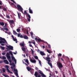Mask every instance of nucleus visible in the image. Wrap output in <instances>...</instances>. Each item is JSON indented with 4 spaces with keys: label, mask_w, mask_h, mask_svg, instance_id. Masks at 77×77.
Returning a JSON list of instances; mask_svg holds the SVG:
<instances>
[{
    "label": "nucleus",
    "mask_w": 77,
    "mask_h": 77,
    "mask_svg": "<svg viewBox=\"0 0 77 77\" xmlns=\"http://www.w3.org/2000/svg\"><path fill=\"white\" fill-rule=\"evenodd\" d=\"M3 9L4 11H7V9H6L5 8H3Z\"/></svg>",
    "instance_id": "44"
},
{
    "label": "nucleus",
    "mask_w": 77,
    "mask_h": 77,
    "mask_svg": "<svg viewBox=\"0 0 77 77\" xmlns=\"http://www.w3.org/2000/svg\"><path fill=\"white\" fill-rule=\"evenodd\" d=\"M1 45H2V46H4L5 45V44L3 43H1Z\"/></svg>",
    "instance_id": "52"
},
{
    "label": "nucleus",
    "mask_w": 77,
    "mask_h": 77,
    "mask_svg": "<svg viewBox=\"0 0 77 77\" xmlns=\"http://www.w3.org/2000/svg\"><path fill=\"white\" fill-rule=\"evenodd\" d=\"M39 73L40 74H41L42 75V77H46V76L44 74V73L42 72V71H41V70H39Z\"/></svg>",
    "instance_id": "7"
},
{
    "label": "nucleus",
    "mask_w": 77,
    "mask_h": 77,
    "mask_svg": "<svg viewBox=\"0 0 77 77\" xmlns=\"http://www.w3.org/2000/svg\"><path fill=\"white\" fill-rule=\"evenodd\" d=\"M26 69L28 71H31V68L29 67H27Z\"/></svg>",
    "instance_id": "18"
},
{
    "label": "nucleus",
    "mask_w": 77,
    "mask_h": 77,
    "mask_svg": "<svg viewBox=\"0 0 77 77\" xmlns=\"http://www.w3.org/2000/svg\"><path fill=\"white\" fill-rule=\"evenodd\" d=\"M11 59L12 60H14V61L15 62V63H16L17 62V60L16 59H15V58L13 56H11Z\"/></svg>",
    "instance_id": "12"
},
{
    "label": "nucleus",
    "mask_w": 77,
    "mask_h": 77,
    "mask_svg": "<svg viewBox=\"0 0 77 77\" xmlns=\"http://www.w3.org/2000/svg\"><path fill=\"white\" fill-rule=\"evenodd\" d=\"M3 27H4V28H2V29H4L6 31H8V28H7V26H4Z\"/></svg>",
    "instance_id": "19"
},
{
    "label": "nucleus",
    "mask_w": 77,
    "mask_h": 77,
    "mask_svg": "<svg viewBox=\"0 0 77 77\" xmlns=\"http://www.w3.org/2000/svg\"><path fill=\"white\" fill-rule=\"evenodd\" d=\"M11 2H12L14 3H15V4H16V2H14V0H10Z\"/></svg>",
    "instance_id": "41"
},
{
    "label": "nucleus",
    "mask_w": 77,
    "mask_h": 77,
    "mask_svg": "<svg viewBox=\"0 0 77 77\" xmlns=\"http://www.w3.org/2000/svg\"><path fill=\"white\" fill-rule=\"evenodd\" d=\"M27 15L29 18H31V17H30V16L29 15V14H27Z\"/></svg>",
    "instance_id": "37"
},
{
    "label": "nucleus",
    "mask_w": 77,
    "mask_h": 77,
    "mask_svg": "<svg viewBox=\"0 0 77 77\" xmlns=\"http://www.w3.org/2000/svg\"><path fill=\"white\" fill-rule=\"evenodd\" d=\"M40 54H41L42 56H45V54L43 52L40 51Z\"/></svg>",
    "instance_id": "20"
},
{
    "label": "nucleus",
    "mask_w": 77,
    "mask_h": 77,
    "mask_svg": "<svg viewBox=\"0 0 77 77\" xmlns=\"http://www.w3.org/2000/svg\"><path fill=\"white\" fill-rule=\"evenodd\" d=\"M3 62L5 64H9V62L7 60H4Z\"/></svg>",
    "instance_id": "15"
},
{
    "label": "nucleus",
    "mask_w": 77,
    "mask_h": 77,
    "mask_svg": "<svg viewBox=\"0 0 77 77\" xmlns=\"http://www.w3.org/2000/svg\"><path fill=\"white\" fill-rule=\"evenodd\" d=\"M5 26H7V23H5Z\"/></svg>",
    "instance_id": "61"
},
{
    "label": "nucleus",
    "mask_w": 77,
    "mask_h": 77,
    "mask_svg": "<svg viewBox=\"0 0 77 77\" xmlns=\"http://www.w3.org/2000/svg\"><path fill=\"white\" fill-rule=\"evenodd\" d=\"M17 32H19L20 31V29L17 28Z\"/></svg>",
    "instance_id": "32"
},
{
    "label": "nucleus",
    "mask_w": 77,
    "mask_h": 77,
    "mask_svg": "<svg viewBox=\"0 0 77 77\" xmlns=\"http://www.w3.org/2000/svg\"><path fill=\"white\" fill-rule=\"evenodd\" d=\"M35 69H36V70H38V69L37 67H35Z\"/></svg>",
    "instance_id": "55"
},
{
    "label": "nucleus",
    "mask_w": 77,
    "mask_h": 77,
    "mask_svg": "<svg viewBox=\"0 0 77 77\" xmlns=\"http://www.w3.org/2000/svg\"><path fill=\"white\" fill-rule=\"evenodd\" d=\"M0 25L2 26H3L4 25H5V23H3V22H1L0 21Z\"/></svg>",
    "instance_id": "22"
},
{
    "label": "nucleus",
    "mask_w": 77,
    "mask_h": 77,
    "mask_svg": "<svg viewBox=\"0 0 77 77\" xmlns=\"http://www.w3.org/2000/svg\"><path fill=\"white\" fill-rule=\"evenodd\" d=\"M3 63V61H0V63Z\"/></svg>",
    "instance_id": "64"
},
{
    "label": "nucleus",
    "mask_w": 77,
    "mask_h": 77,
    "mask_svg": "<svg viewBox=\"0 0 77 77\" xmlns=\"http://www.w3.org/2000/svg\"><path fill=\"white\" fill-rule=\"evenodd\" d=\"M6 49H7V51H9V49H8V48H6Z\"/></svg>",
    "instance_id": "59"
},
{
    "label": "nucleus",
    "mask_w": 77,
    "mask_h": 77,
    "mask_svg": "<svg viewBox=\"0 0 77 77\" xmlns=\"http://www.w3.org/2000/svg\"><path fill=\"white\" fill-rule=\"evenodd\" d=\"M31 50L32 51V54H33V53H34L33 51V50H32V49H31Z\"/></svg>",
    "instance_id": "57"
},
{
    "label": "nucleus",
    "mask_w": 77,
    "mask_h": 77,
    "mask_svg": "<svg viewBox=\"0 0 77 77\" xmlns=\"http://www.w3.org/2000/svg\"><path fill=\"white\" fill-rule=\"evenodd\" d=\"M31 73L32 74H33V72H32V71H30Z\"/></svg>",
    "instance_id": "56"
},
{
    "label": "nucleus",
    "mask_w": 77,
    "mask_h": 77,
    "mask_svg": "<svg viewBox=\"0 0 77 77\" xmlns=\"http://www.w3.org/2000/svg\"><path fill=\"white\" fill-rule=\"evenodd\" d=\"M57 65L59 69H60V70H61V68H63V65H62V64L59 62H58L57 63Z\"/></svg>",
    "instance_id": "4"
},
{
    "label": "nucleus",
    "mask_w": 77,
    "mask_h": 77,
    "mask_svg": "<svg viewBox=\"0 0 77 77\" xmlns=\"http://www.w3.org/2000/svg\"><path fill=\"white\" fill-rule=\"evenodd\" d=\"M47 51L48 52V53H51V52H50V51H49V50L48 49L47 50Z\"/></svg>",
    "instance_id": "40"
},
{
    "label": "nucleus",
    "mask_w": 77,
    "mask_h": 77,
    "mask_svg": "<svg viewBox=\"0 0 77 77\" xmlns=\"http://www.w3.org/2000/svg\"><path fill=\"white\" fill-rule=\"evenodd\" d=\"M0 40L1 41H5V43L7 44V42H6V40H5V39L4 38H3L2 37H0Z\"/></svg>",
    "instance_id": "10"
},
{
    "label": "nucleus",
    "mask_w": 77,
    "mask_h": 77,
    "mask_svg": "<svg viewBox=\"0 0 77 77\" xmlns=\"http://www.w3.org/2000/svg\"><path fill=\"white\" fill-rule=\"evenodd\" d=\"M2 55H5L6 54V53L5 52H3L2 53Z\"/></svg>",
    "instance_id": "48"
},
{
    "label": "nucleus",
    "mask_w": 77,
    "mask_h": 77,
    "mask_svg": "<svg viewBox=\"0 0 77 77\" xmlns=\"http://www.w3.org/2000/svg\"><path fill=\"white\" fill-rule=\"evenodd\" d=\"M29 13L30 14H33V11L31 9V8L30 7H29Z\"/></svg>",
    "instance_id": "13"
},
{
    "label": "nucleus",
    "mask_w": 77,
    "mask_h": 77,
    "mask_svg": "<svg viewBox=\"0 0 77 77\" xmlns=\"http://www.w3.org/2000/svg\"><path fill=\"white\" fill-rule=\"evenodd\" d=\"M10 25H12V24H13L14 23V20H10L9 21Z\"/></svg>",
    "instance_id": "9"
},
{
    "label": "nucleus",
    "mask_w": 77,
    "mask_h": 77,
    "mask_svg": "<svg viewBox=\"0 0 77 77\" xmlns=\"http://www.w3.org/2000/svg\"><path fill=\"white\" fill-rule=\"evenodd\" d=\"M20 38H23V35H21L20 36Z\"/></svg>",
    "instance_id": "49"
},
{
    "label": "nucleus",
    "mask_w": 77,
    "mask_h": 77,
    "mask_svg": "<svg viewBox=\"0 0 77 77\" xmlns=\"http://www.w3.org/2000/svg\"><path fill=\"white\" fill-rule=\"evenodd\" d=\"M24 39H28V37L27 35H25L23 37Z\"/></svg>",
    "instance_id": "24"
},
{
    "label": "nucleus",
    "mask_w": 77,
    "mask_h": 77,
    "mask_svg": "<svg viewBox=\"0 0 77 77\" xmlns=\"http://www.w3.org/2000/svg\"><path fill=\"white\" fill-rule=\"evenodd\" d=\"M22 50L23 51H24V53L26 52V48L24 47H22Z\"/></svg>",
    "instance_id": "23"
},
{
    "label": "nucleus",
    "mask_w": 77,
    "mask_h": 77,
    "mask_svg": "<svg viewBox=\"0 0 77 77\" xmlns=\"http://www.w3.org/2000/svg\"><path fill=\"white\" fill-rule=\"evenodd\" d=\"M2 43H3L4 44H5V43H6V42H5V41H0V44H2Z\"/></svg>",
    "instance_id": "27"
},
{
    "label": "nucleus",
    "mask_w": 77,
    "mask_h": 77,
    "mask_svg": "<svg viewBox=\"0 0 77 77\" xmlns=\"http://www.w3.org/2000/svg\"><path fill=\"white\" fill-rule=\"evenodd\" d=\"M27 20L29 22H30V18H27Z\"/></svg>",
    "instance_id": "46"
},
{
    "label": "nucleus",
    "mask_w": 77,
    "mask_h": 77,
    "mask_svg": "<svg viewBox=\"0 0 77 77\" xmlns=\"http://www.w3.org/2000/svg\"><path fill=\"white\" fill-rule=\"evenodd\" d=\"M58 58L59 59V56H62V54L60 53H59L58 54Z\"/></svg>",
    "instance_id": "33"
},
{
    "label": "nucleus",
    "mask_w": 77,
    "mask_h": 77,
    "mask_svg": "<svg viewBox=\"0 0 77 77\" xmlns=\"http://www.w3.org/2000/svg\"><path fill=\"white\" fill-rule=\"evenodd\" d=\"M24 60H25V62L28 64V65H29V61L28 60V59H24Z\"/></svg>",
    "instance_id": "17"
},
{
    "label": "nucleus",
    "mask_w": 77,
    "mask_h": 77,
    "mask_svg": "<svg viewBox=\"0 0 77 77\" xmlns=\"http://www.w3.org/2000/svg\"><path fill=\"white\" fill-rule=\"evenodd\" d=\"M5 68H7L6 70H7V72H9V73H11V74H13V72H11L9 70V69H8L9 68L8 66L6 65L5 66Z\"/></svg>",
    "instance_id": "5"
},
{
    "label": "nucleus",
    "mask_w": 77,
    "mask_h": 77,
    "mask_svg": "<svg viewBox=\"0 0 77 77\" xmlns=\"http://www.w3.org/2000/svg\"><path fill=\"white\" fill-rule=\"evenodd\" d=\"M2 59H3V60L6 59V57H5L3 56L2 57Z\"/></svg>",
    "instance_id": "35"
},
{
    "label": "nucleus",
    "mask_w": 77,
    "mask_h": 77,
    "mask_svg": "<svg viewBox=\"0 0 77 77\" xmlns=\"http://www.w3.org/2000/svg\"><path fill=\"white\" fill-rule=\"evenodd\" d=\"M42 48H45V46H44V45H43L42 46Z\"/></svg>",
    "instance_id": "58"
},
{
    "label": "nucleus",
    "mask_w": 77,
    "mask_h": 77,
    "mask_svg": "<svg viewBox=\"0 0 77 77\" xmlns=\"http://www.w3.org/2000/svg\"><path fill=\"white\" fill-rule=\"evenodd\" d=\"M30 34L31 36H33V32H30Z\"/></svg>",
    "instance_id": "42"
},
{
    "label": "nucleus",
    "mask_w": 77,
    "mask_h": 77,
    "mask_svg": "<svg viewBox=\"0 0 77 77\" xmlns=\"http://www.w3.org/2000/svg\"><path fill=\"white\" fill-rule=\"evenodd\" d=\"M11 5H14L15 7V8H17V6H16V5H14V4L13 3L11 2Z\"/></svg>",
    "instance_id": "26"
},
{
    "label": "nucleus",
    "mask_w": 77,
    "mask_h": 77,
    "mask_svg": "<svg viewBox=\"0 0 77 77\" xmlns=\"http://www.w3.org/2000/svg\"><path fill=\"white\" fill-rule=\"evenodd\" d=\"M7 47L8 48L9 50H13V47L11 46H8V45H6Z\"/></svg>",
    "instance_id": "8"
},
{
    "label": "nucleus",
    "mask_w": 77,
    "mask_h": 77,
    "mask_svg": "<svg viewBox=\"0 0 77 77\" xmlns=\"http://www.w3.org/2000/svg\"><path fill=\"white\" fill-rule=\"evenodd\" d=\"M7 17L8 18H10V17H9V16L8 15H6Z\"/></svg>",
    "instance_id": "43"
},
{
    "label": "nucleus",
    "mask_w": 77,
    "mask_h": 77,
    "mask_svg": "<svg viewBox=\"0 0 77 77\" xmlns=\"http://www.w3.org/2000/svg\"><path fill=\"white\" fill-rule=\"evenodd\" d=\"M38 42H44L43 40H42L41 39H38Z\"/></svg>",
    "instance_id": "25"
},
{
    "label": "nucleus",
    "mask_w": 77,
    "mask_h": 77,
    "mask_svg": "<svg viewBox=\"0 0 77 77\" xmlns=\"http://www.w3.org/2000/svg\"><path fill=\"white\" fill-rule=\"evenodd\" d=\"M38 75V72H35L34 75L35 76V77H41V75H40V74H39Z\"/></svg>",
    "instance_id": "6"
},
{
    "label": "nucleus",
    "mask_w": 77,
    "mask_h": 77,
    "mask_svg": "<svg viewBox=\"0 0 77 77\" xmlns=\"http://www.w3.org/2000/svg\"><path fill=\"white\" fill-rule=\"evenodd\" d=\"M29 46H30V47H32V45H29Z\"/></svg>",
    "instance_id": "60"
},
{
    "label": "nucleus",
    "mask_w": 77,
    "mask_h": 77,
    "mask_svg": "<svg viewBox=\"0 0 77 77\" xmlns=\"http://www.w3.org/2000/svg\"><path fill=\"white\" fill-rule=\"evenodd\" d=\"M32 43L33 44L35 45V41L32 40Z\"/></svg>",
    "instance_id": "36"
},
{
    "label": "nucleus",
    "mask_w": 77,
    "mask_h": 77,
    "mask_svg": "<svg viewBox=\"0 0 77 77\" xmlns=\"http://www.w3.org/2000/svg\"><path fill=\"white\" fill-rule=\"evenodd\" d=\"M61 60H62V61H63V62H64V60L63 58H61Z\"/></svg>",
    "instance_id": "50"
},
{
    "label": "nucleus",
    "mask_w": 77,
    "mask_h": 77,
    "mask_svg": "<svg viewBox=\"0 0 77 77\" xmlns=\"http://www.w3.org/2000/svg\"><path fill=\"white\" fill-rule=\"evenodd\" d=\"M55 72L56 74H57V73H58V72H57V71H55Z\"/></svg>",
    "instance_id": "54"
},
{
    "label": "nucleus",
    "mask_w": 77,
    "mask_h": 77,
    "mask_svg": "<svg viewBox=\"0 0 77 77\" xmlns=\"http://www.w3.org/2000/svg\"><path fill=\"white\" fill-rule=\"evenodd\" d=\"M14 63L13 62L12 63H10V65H12V66H13V65H14Z\"/></svg>",
    "instance_id": "47"
},
{
    "label": "nucleus",
    "mask_w": 77,
    "mask_h": 77,
    "mask_svg": "<svg viewBox=\"0 0 77 77\" xmlns=\"http://www.w3.org/2000/svg\"><path fill=\"white\" fill-rule=\"evenodd\" d=\"M30 61L32 63H36V61L35 60H32V59H30Z\"/></svg>",
    "instance_id": "14"
},
{
    "label": "nucleus",
    "mask_w": 77,
    "mask_h": 77,
    "mask_svg": "<svg viewBox=\"0 0 77 77\" xmlns=\"http://www.w3.org/2000/svg\"><path fill=\"white\" fill-rule=\"evenodd\" d=\"M0 47L2 49V50H5V47H3V46H0Z\"/></svg>",
    "instance_id": "34"
},
{
    "label": "nucleus",
    "mask_w": 77,
    "mask_h": 77,
    "mask_svg": "<svg viewBox=\"0 0 77 77\" xmlns=\"http://www.w3.org/2000/svg\"><path fill=\"white\" fill-rule=\"evenodd\" d=\"M6 56L10 63L12 62V60H11V56H10V54H9L8 52L7 53Z\"/></svg>",
    "instance_id": "3"
},
{
    "label": "nucleus",
    "mask_w": 77,
    "mask_h": 77,
    "mask_svg": "<svg viewBox=\"0 0 77 77\" xmlns=\"http://www.w3.org/2000/svg\"><path fill=\"white\" fill-rule=\"evenodd\" d=\"M22 13V14H23V15H27V12L26 11H24V13L23 12H23Z\"/></svg>",
    "instance_id": "21"
},
{
    "label": "nucleus",
    "mask_w": 77,
    "mask_h": 77,
    "mask_svg": "<svg viewBox=\"0 0 77 77\" xmlns=\"http://www.w3.org/2000/svg\"><path fill=\"white\" fill-rule=\"evenodd\" d=\"M2 70L3 72H6V70H5V69H4V68H2Z\"/></svg>",
    "instance_id": "31"
},
{
    "label": "nucleus",
    "mask_w": 77,
    "mask_h": 77,
    "mask_svg": "<svg viewBox=\"0 0 77 77\" xmlns=\"http://www.w3.org/2000/svg\"><path fill=\"white\" fill-rule=\"evenodd\" d=\"M13 32L14 34H15V35H17V32H16V31H15L13 30Z\"/></svg>",
    "instance_id": "29"
},
{
    "label": "nucleus",
    "mask_w": 77,
    "mask_h": 77,
    "mask_svg": "<svg viewBox=\"0 0 77 77\" xmlns=\"http://www.w3.org/2000/svg\"><path fill=\"white\" fill-rule=\"evenodd\" d=\"M17 10L20 12H23V8L20 6V5L17 4Z\"/></svg>",
    "instance_id": "2"
},
{
    "label": "nucleus",
    "mask_w": 77,
    "mask_h": 77,
    "mask_svg": "<svg viewBox=\"0 0 77 77\" xmlns=\"http://www.w3.org/2000/svg\"><path fill=\"white\" fill-rule=\"evenodd\" d=\"M35 40H38V38H35Z\"/></svg>",
    "instance_id": "63"
},
{
    "label": "nucleus",
    "mask_w": 77,
    "mask_h": 77,
    "mask_svg": "<svg viewBox=\"0 0 77 77\" xmlns=\"http://www.w3.org/2000/svg\"><path fill=\"white\" fill-rule=\"evenodd\" d=\"M17 14H18V17H19V18L20 19V14L19 13H18V12H17Z\"/></svg>",
    "instance_id": "39"
},
{
    "label": "nucleus",
    "mask_w": 77,
    "mask_h": 77,
    "mask_svg": "<svg viewBox=\"0 0 77 77\" xmlns=\"http://www.w3.org/2000/svg\"><path fill=\"white\" fill-rule=\"evenodd\" d=\"M38 62L40 65H41V61L40 60H39L38 61Z\"/></svg>",
    "instance_id": "45"
},
{
    "label": "nucleus",
    "mask_w": 77,
    "mask_h": 77,
    "mask_svg": "<svg viewBox=\"0 0 77 77\" xmlns=\"http://www.w3.org/2000/svg\"><path fill=\"white\" fill-rule=\"evenodd\" d=\"M34 58L35 59H38V57L37 56H35Z\"/></svg>",
    "instance_id": "38"
},
{
    "label": "nucleus",
    "mask_w": 77,
    "mask_h": 77,
    "mask_svg": "<svg viewBox=\"0 0 77 77\" xmlns=\"http://www.w3.org/2000/svg\"><path fill=\"white\" fill-rule=\"evenodd\" d=\"M11 69H13V66H11Z\"/></svg>",
    "instance_id": "62"
},
{
    "label": "nucleus",
    "mask_w": 77,
    "mask_h": 77,
    "mask_svg": "<svg viewBox=\"0 0 77 77\" xmlns=\"http://www.w3.org/2000/svg\"><path fill=\"white\" fill-rule=\"evenodd\" d=\"M20 45L21 46V47H24V42H22L20 44Z\"/></svg>",
    "instance_id": "11"
},
{
    "label": "nucleus",
    "mask_w": 77,
    "mask_h": 77,
    "mask_svg": "<svg viewBox=\"0 0 77 77\" xmlns=\"http://www.w3.org/2000/svg\"><path fill=\"white\" fill-rule=\"evenodd\" d=\"M50 57H49V55H48L47 57H46V60L48 62V63L49 65H50L52 68H53V66H52V64L51 63V60H50Z\"/></svg>",
    "instance_id": "1"
},
{
    "label": "nucleus",
    "mask_w": 77,
    "mask_h": 77,
    "mask_svg": "<svg viewBox=\"0 0 77 77\" xmlns=\"http://www.w3.org/2000/svg\"><path fill=\"white\" fill-rule=\"evenodd\" d=\"M2 75H3V76H4V77H9V76H8V75L4 74H2Z\"/></svg>",
    "instance_id": "28"
},
{
    "label": "nucleus",
    "mask_w": 77,
    "mask_h": 77,
    "mask_svg": "<svg viewBox=\"0 0 77 77\" xmlns=\"http://www.w3.org/2000/svg\"><path fill=\"white\" fill-rule=\"evenodd\" d=\"M18 37H20V34H17Z\"/></svg>",
    "instance_id": "51"
},
{
    "label": "nucleus",
    "mask_w": 77,
    "mask_h": 77,
    "mask_svg": "<svg viewBox=\"0 0 77 77\" xmlns=\"http://www.w3.org/2000/svg\"><path fill=\"white\" fill-rule=\"evenodd\" d=\"M9 53L10 54L11 56H13V54H12V51H10L9 52Z\"/></svg>",
    "instance_id": "30"
},
{
    "label": "nucleus",
    "mask_w": 77,
    "mask_h": 77,
    "mask_svg": "<svg viewBox=\"0 0 77 77\" xmlns=\"http://www.w3.org/2000/svg\"><path fill=\"white\" fill-rule=\"evenodd\" d=\"M26 33L27 35H29V32L28 30L26 31Z\"/></svg>",
    "instance_id": "53"
},
{
    "label": "nucleus",
    "mask_w": 77,
    "mask_h": 77,
    "mask_svg": "<svg viewBox=\"0 0 77 77\" xmlns=\"http://www.w3.org/2000/svg\"><path fill=\"white\" fill-rule=\"evenodd\" d=\"M11 37L14 41H17V38H14V37L13 35H12L11 36Z\"/></svg>",
    "instance_id": "16"
}]
</instances>
